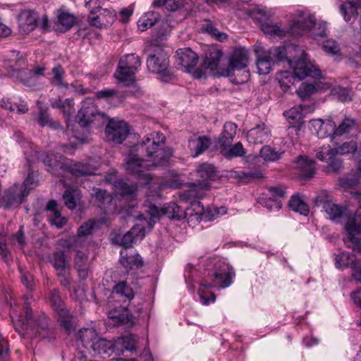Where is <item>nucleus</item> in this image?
Segmentation results:
<instances>
[{
	"instance_id": "f257e3e1",
	"label": "nucleus",
	"mask_w": 361,
	"mask_h": 361,
	"mask_svg": "<svg viewBox=\"0 0 361 361\" xmlns=\"http://www.w3.org/2000/svg\"><path fill=\"white\" fill-rule=\"evenodd\" d=\"M165 136L161 132L152 133L145 136L142 141L129 149L126 159L125 169L131 174L136 175L148 185L152 181L150 173L145 171L161 164L172 156V151L161 147Z\"/></svg>"
},
{
	"instance_id": "f03ea898",
	"label": "nucleus",
	"mask_w": 361,
	"mask_h": 361,
	"mask_svg": "<svg viewBox=\"0 0 361 361\" xmlns=\"http://www.w3.org/2000/svg\"><path fill=\"white\" fill-rule=\"evenodd\" d=\"M288 62L293 71H280L276 74V79L284 92H291V86L296 80H301L306 77L316 78L321 77V71L313 63L305 51L302 52L300 59L294 61L288 59Z\"/></svg>"
},
{
	"instance_id": "7ed1b4c3",
	"label": "nucleus",
	"mask_w": 361,
	"mask_h": 361,
	"mask_svg": "<svg viewBox=\"0 0 361 361\" xmlns=\"http://www.w3.org/2000/svg\"><path fill=\"white\" fill-rule=\"evenodd\" d=\"M206 271L207 273H205L201 286L204 288L219 286L224 288L231 284L232 277L234 275L233 269L220 259H209Z\"/></svg>"
},
{
	"instance_id": "20e7f679",
	"label": "nucleus",
	"mask_w": 361,
	"mask_h": 361,
	"mask_svg": "<svg viewBox=\"0 0 361 361\" xmlns=\"http://www.w3.org/2000/svg\"><path fill=\"white\" fill-rule=\"evenodd\" d=\"M311 30L314 37H324L326 32V23H317L314 16L307 11L297 10L292 13L290 25V32L292 36L298 37Z\"/></svg>"
},
{
	"instance_id": "39448f33",
	"label": "nucleus",
	"mask_w": 361,
	"mask_h": 361,
	"mask_svg": "<svg viewBox=\"0 0 361 361\" xmlns=\"http://www.w3.org/2000/svg\"><path fill=\"white\" fill-rule=\"evenodd\" d=\"M42 161L48 167L47 171L56 176L61 174L58 173V169L67 171L78 177L94 175L97 170L95 167L89 164L73 162L60 154L55 156V161L53 163L51 159L47 155L43 158Z\"/></svg>"
},
{
	"instance_id": "423d86ee",
	"label": "nucleus",
	"mask_w": 361,
	"mask_h": 361,
	"mask_svg": "<svg viewBox=\"0 0 361 361\" xmlns=\"http://www.w3.org/2000/svg\"><path fill=\"white\" fill-rule=\"evenodd\" d=\"M25 318L21 316L17 319H14L13 313L11 314L14 328L20 335L24 336L26 334L36 336L37 334L42 335V331H44L48 326L47 318L44 314L36 319L32 317V312L28 305H25Z\"/></svg>"
},
{
	"instance_id": "0eeeda50",
	"label": "nucleus",
	"mask_w": 361,
	"mask_h": 361,
	"mask_svg": "<svg viewBox=\"0 0 361 361\" xmlns=\"http://www.w3.org/2000/svg\"><path fill=\"white\" fill-rule=\"evenodd\" d=\"M165 215L169 219L180 220L185 217V209L176 202H170L167 205L161 208V210L157 207L149 206L147 210V216L143 214L140 215L138 219H142L146 221L148 228L150 230L153 228L154 224L157 221L161 215Z\"/></svg>"
},
{
	"instance_id": "6e6552de",
	"label": "nucleus",
	"mask_w": 361,
	"mask_h": 361,
	"mask_svg": "<svg viewBox=\"0 0 361 361\" xmlns=\"http://www.w3.org/2000/svg\"><path fill=\"white\" fill-rule=\"evenodd\" d=\"M76 118L78 124L81 127H87L91 124L99 126L104 121V114L97 110L93 100L87 99L82 102Z\"/></svg>"
},
{
	"instance_id": "1a4fd4ad",
	"label": "nucleus",
	"mask_w": 361,
	"mask_h": 361,
	"mask_svg": "<svg viewBox=\"0 0 361 361\" xmlns=\"http://www.w3.org/2000/svg\"><path fill=\"white\" fill-rule=\"evenodd\" d=\"M107 219L105 217H102L97 221L94 219H90L79 227L78 235L72 236L66 240H61L60 241V245L68 250H77L80 247L83 243L82 237L89 235L97 224H107Z\"/></svg>"
},
{
	"instance_id": "9d476101",
	"label": "nucleus",
	"mask_w": 361,
	"mask_h": 361,
	"mask_svg": "<svg viewBox=\"0 0 361 361\" xmlns=\"http://www.w3.org/2000/svg\"><path fill=\"white\" fill-rule=\"evenodd\" d=\"M49 302L54 311L58 316L60 325L66 331H71L74 329L73 317L68 311L65 308L63 301L59 295V290H54L49 295Z\"/></svg>"
},
{
	"instance_id": "9b49d317",
	"label": "nucleus",
	"mask_w": 361,
	"mask_h": 361,
	"mask_svg": "<svg viewBox=\"0 0 361 361\" xmlns=\"http://www.w3.org/2000/svg\"><path fill=\"white\" fill-rule=\"evenodd\" d=\"M130 132L128 124L123 120L111 119L106 128V139L116 144H121Z\"/></svg>"
},
{
	"instance_id": "f8f14e48",
	"label": "nucleus",
	"mask_w": 361,
	"mask_h": 361,
	"mask_svg": "<svg viewBox=\"0 0 361 361\" xmlns=\"http://www.w3.org/2000/svg\"><path fill=\"white\" fill-rule=\"evenodd\" d=\"M347 221L345 228L348 235L344 238V243L347 247L355 246V235L361 233V196L359 200V208L353 215H351L347 211Z\"/></svg>"
},
{
	"instance_id": "ddd939ff",
	"label": "nucleus",
	"mask_w": 361,
	"mask_h": 361,
	"mask_svg": "<svg viewBox=\"0 0 361 361\" xmlns=\"http://www.w3.org/2000/svg\"><path fill=\"white\" fill-rule=\"evenodd\" d=\"M148 69L154 73L159 74L163 81H168L171 75L169 70V59L162 51L157 55H150L147 60Z\"/></svg>"
},
{
	"instance_id": "4468645a",
	"label": "nucleus",
	"mask_w": 361,
	"mask_h": 361,
	"mask_svg": "<svg viewBox=\"0 0 361 361\" xmlns=\"http://www.w3.org/2000/svg\"><path fill=\"white\" fill-rule=\"evenodd\" d=\"M27 195V191L23 190L18 183H16L4 192L1 197V205L5 208L16 207Z\"/></svg>"
},
{
	"instance_id": "2eb2a0df",
	"label": "nucleus",
	"mask_w": 361,
	"mask_h": 361,
	"mask_svg": "<svg viewBox=\"0 0 361 361\" xmlns=\"http://www.w3.org/2000/svg\"><path fill=\"white\" fill-rule=\"evenodd\" d=\"M249 61V53L245 48L239 47L233 50L229 58V63L226 73V76H231L235 71L247 67Z\"/></svg>"
},
{
	"instance_id": "dca6fc26",
	"label": "nucleus",
	"mask_w": 361,
	"mask_h": 361,
	"mask_svg": "<svg viewBox=\"0 0 361 361\" xmlns=\"http://www.w3.org/2000/svg\"><path fill=\"white\" fill-rule=\"evenodd\" d=\"M197 61V55L191 49H179L176 51V64L178 69L189 72L190 68L196 66Z\"/></svg>"
},
{
	"instance_id": "f3484780",
	"label": "nucleus",
	"mask_w": 361,
	"mask_h": 361,
	"mask_svg": "<svg viewBox=\"0 0 361 361\" xmlns=\"http://www.w3.org/2000/svg\"><path fill=\"white\" fill-rule=\"evenodd\" d=\"M115 18L116 13L114 11L101 8L94 13H90L88 16V21L91 25L102 28L111 25Z\"/></svg>"
},
{
	"instance_id": "a211bd4d",
	"label": "nucleus",
	"mask_w": 361,
	"mask_h": 361,
	"mask_svg": "<svg viewBox=\"0 0 361 361\" xmlns=\"http://www.w3.org/2000/svg\"><path fill=\"white\" fill-rule=\"evenodd\" d=\"M317 202L323 204V209L326 212L328 218L331 221L340 222L341 219L345 215H347V207L339 206L338 204L334 203L332 201H324L321 197H318Z\"/></svg>"
},
{
	"instance_id": "6ab92c4d",
	"label": "nucleus",
	"mask_w": 361,
	"mask_h": 361,
	"mask_svg": "<svg viewBox=\"0 0 361 361\" xmlns=\"http://www.w3.org/2000/svg\"><path fill=\"white\" fill-rule=\"evenodd\" d=\"M315 162L307 157L299 156L293 162V167L298 170L302 179L312 178L315 173Z\"/></svg>"
},
{
	"instance_id": "aec40b11",
	"label": "nucleus",
	"mask_w": 361,
	"mask_h": 361,
	"mask_svg": "<svg viewBox=\"0 0 361 361\" xmlns=\"http://www.w3.org/2000/svg\"><path fill=\"white\" fill-rule=\"evenodd\" d=\"M310 124L314 128L317 136L320 138L330 136L331 140H333L336 137L335 135L336 123L332 120L323 121L322 119H314L310 121Z\"/></svg>"
},
{
	"instance_id": "412c9836",
	"label": "nucleus",
	"mask_w": 361,
	"mask_h": 361,
	"mask_svg": "<svg viewBox=\"0 0 361 361\" xmlns=\"http://www.w3.org/2000/svg\"><path fill=\"white\" fill-rule=\"evenodd\" d=\"M247 138L249 142L254 144L267 142L271 138V130L267 125L262 123L250 129Z\"/></svg>"
},
{
	"instance_id": "4be33fe9",
	"label": "nucleus",
	"mask_w": 361,
	"mask_h": 361,
	"mask_svg": "<svg viewBox=\"0 0 361 361\" xmlns=\"http://www.w3.org/2000/svg\"><path fill=\"white\" fill-rule=\"evenodd\" d=\"M211 144L210 137L206 135H193L188 140V147L193 157H197L204 152Z\"/></svg>"
},
{
	"instance_id": "5701e85b",
	"label": "nucleus",
	"mask_w": 361,
	"mask_h": 361,
	"mask_svg": "<svg viewBox=\"0 0 361 361\" xmlns=\"http://www.w3.org/2000/svg\"><path fill=\"white\" fill-rule=\"evenodd\" d=\"M37 20V15L34 11L24 10L18 15L19 27L25 33H28L35 28Z\"/></svg>"
},
{
	"instance_id": "b1692460",
	"label": "nucleus",
	"mask_w": 361,
	"mask_h": 361,
	"mask_svg": "<svg viewBox=\"0 0 361 361\" xmlns=\"http://www.w3.org/2000/svg\"><path fill=\"white\" fill-rule=\"evenodd\" d=\"M120 262L126 268L128 273L131 271L140 269L142 267L143 262L137 254H129L126 249H123L121 252Z\"/></svg>"
},
{
	"instance_id": "393cba45",
	"label": "nucleus",
	"mask_w": 361,
	"mask_h": 361,
	"mask_svg": "<svg viewBox=\"0 0 361 361\" xmlns=\"http://www.w3.org/2000/svg\"><path fill=\"white\" fill-rule=\"evenodd\" d=\"M77 345L79 348L82 345L87 350L91 348V344L95 342L99 338L94 328H84L78 332Z\"/></svg>"
},
{
	"instance_id": "a878e982",
	"label": "nucleus",
	"mask_w": 361,
	"mask_h": 361,
	"mask_svg": "<svg viewBox=\"0 0 361 361\" xmlns=\"http://www.w3.org/2000/svg\"><path fill=\"white\" fill-rule=\"evenodd\" d=\"M358 8H361V0H348L341 6V12L346 22L350 23L354 22L357 16Z\"/></svg>"
},
{
	"instance_id": "bb28decb",
	"label": "nucleus",
	"mask_w": 361,
	"mask_h": 361,
	"mask_svg": "<svg viewBox=\"0 0 361 361\" xmlns=\"http://www.w3.org/2000/svg\"><path fill=\"white\" fill-rule=\"evenodd\" d=\"M95 198L100 202L106 213H114L117 211L116 200L106 190L97 189L94 193Z\"/></svg>"
},
{
	"instance_id": "cd10ccee",
	"label": "nucleus",
	"mask_w": 361,
	"mask_h": 361,
	"mask_svg": "<svg viewBox=\"0 0 361 361\" xmlns=\"http://www.w3.org/2000/svg\"><path fill=\"white\" fill-rule=\"evenodd\" d=\"M141 221H144L143 224L146 223L143 219ZM145 229L146 228L144 224H142L141 226L136 225L133 227L129 231L123 235L121 240V245L127 250L128 247L131 246L135 237L143 238L145 235Z\"/></svg>"
},
{
	"instance_id": "c85d7f7f",
	"label": "nucleus",
	"mask_w": 361,
	"mask_h": 361,
	"mask_svg": "<svg viewBox=\"0 0 361 361\" xmlns=\"http://www.w3.org/2000/svg\"><path fill=\"white\" fill-rule=\"evenodd\" d=\"M237 126L234 123L227 122L224 126L222 133L219 137L218 145L219 149L221 147L230 146L236 134Z\"/></svg>"
},
{
	"instance_id": "c756f323",
	"label": "nucleus",
	"mask_w": 361,
	"mask_h": 361,
	"mask_svg": "<svg viewBox=\"0 0 361 361\" xmlns=\"http://www.w3.org/2000/svg\"><path fill=\"white\" fill-rule=\"evenodd\" d=\"M159 15L154 11H149L142 15L137 21V27L140 31L144 32L148 28L157 25L162 24Z\"/></svg>"
},
{
	"instance_id": "7c9ffc66",
	"label": "nucleus",
	"mask_w": 361,
	"mask_h": 361,
	"mask_svg": "<svg viewBox=\"0 0 361 361\" xmlns=\"http://www.w3.org/2000/svg\"><path fill=\"white\" fill-rule=\"evenodd\" d=\"M257 53V67L258 73L260 75H267L269 73L271 70V66L274 65V58L269 55L267 51L260 53L259 50H256Z\"/></svg>"
},
{
	"instance_id": "2f4dec72",
	"label": "nucleus",
	"mask_w": 361,
	"mask_h": 361,
	"mask_svg": "<svg viewBox=\"0 0 361 361\" xmlns=\"http://www.w3.org/2000/svg\"><path fill=\"white\" fill-rule=\"evenodd\" d=\"M91 349L94 354L106 355L108 356L116 351L114 343L100 338L91 344Z\"/></svg>"
},
{
	"instance_id": "473e14b6",
	"label": "nucleus",
	"mask_w": 361,
	"mask_h": 361,
	"mask_svg": "<svg viewBox=\"0 0 361 361\" xmlns=\"http://www.w3.org/2000/svg\"><path fill=\"white\" fill-rule=\"evenodd\" d=\"M5 61L7 62V67L11 71H20L25 65V59L19 51H10Z\"/></svg>"
},
{
	"instance_id": "72a5a7b5",
	"label": "nucleus",
	"mask_w": 361,
	"mask_h": 361,
	"mask_svg": "<svg viewBox=\"0 0 361 361\" xmlns=\"http://www.w3.org/2000/svg\"><path fill=\"white\" fill-rule=\"evenodd\" d=\"M135 73L133 71L123 68L121 66L118 65L114 76L120 83L125 86H129L135 82Z\"/></svg>"
},
{
	"instance_id": "f704fd0d",
	"label": "nucleus",
	"mask_w": 361,
	"mask_h": 361,
	"mask_svg": "<svg viewBox=\"0 0 361 361\" xmlns=\"http://www.w3.org/2000/svg\"><path fill=\"white\" fill-rule=\"evenodd\" d=\"M288 206L290 209L302 215L307 216L309 214V206L299 194L292 195Z\"/></svg>"
},
{
	"instance_id": "c9c22d12",
	"label": "nucleus",
	"mask_w": 361,
	"mask_h": 361,
	"mask_svg": "<svg viewBox=\"0 0 361 361\" xmlns=\"http://www.w3.org/2000/svg\"><path fill=\"white\" fill-rule=\"evenodd\" d=\"M136 338L134 335H129L118 338L115 342V349L117 352L124 350L133 351L135 350Z\"/></svg>"
},
{
	"instance_id": "e433bc0d",
	"label": "nucleus",
	"mask_w": 361,
	"mask_h": 361,
	"mask_svg": "<svg viewBox=\"0 0 361 361\" xmlns=\"http://www.w3.org/2000/svg\"><path fill=\"white\" fill-rule=\"evenodd\" d=\"M220 153L226 159H231L234 157H243L246 152L241 142H238L233 146H224L220 148Z\"/></svg>"
},
{
	"instance_id": "4c0bfd02",
	"label": "nucleus",
	"mask_w": 361,
	"mask_h": 361,
	"mask_svg": "<svg viewBox=\"0 0 361 361\" xmlns=\"http://www.w3.org/2000/svg\"><path fill=\"white\" fill-rule=\"evenodd\" d=\"M118 65L123 68H127L136 73L141 66V61L138 56L131 54L121 58Z\"/></svg>"
},
{
	"instance_id": "58836bf2",
	"label": "nucleus",
	"mask_w": 361,
	"mask_h": 361,
	"mask_svg": "<svg viewBox=\"0 0 361 361\" xmlns=\"http://www.w3.org/2000/svg\"><path fill=\"white\" fill-rule=\"evenodd\" d=\"M51 73L53 78L51 80V83L59 88L69 89V84L64 82L65 71L60 65L54 66Z\"/></svg>"
},
{
	"instance_id": "ea45409f",
	"label": "nucleus",
	"mask_w": 361,
	"mask_h": 361,
	"mask_svg": "<svg viewBox=\"0 0 361 361\" xmlns=\"http://www.w3.org/2000/svg\"><path fill=\"white\" fill-rule=\"evenodd\" d=\"M262 30L265 35H269L271 37L279 36L282 37L286 35H290L292 36L290 32V27L288 30H283L276 24L264 23L262 25Z\"/></svg>"
},
{
	"instance_id": "a19ab883",
	"label": "nucleus",
	"mask_w": 361,
	"mask_h": 361,
	"mask_svg": "<svg viewBox=\"0 0 361 361\" xmlns=\"http://www.w3.org/2000/svg\"><path fill=\"white\" fill-rule=\"evenodd\" d=\"M223 53L218 49H212L206 57L205 65L207 68L212 71L216 70Z\"/></svg>"
},
{
	"instance_id": "79ce46f5",
	"label": "nucleus",
	"mask_w": 361,
	"mask_h": 361,
	"mask_svg": "<svg viewBox=\"0 0 361 361\" xmlns=\"http://www.w3.org/2000/svg\"><path fill=\"white\" fill-rule=\"evenodd\" d=\"M113 294L121 298H125V300H130L133 298V289L127 285L126 282H121L116 284L113 290Z\"/></svg>"
},
{
	"instance_id": "37998d69",
	"label": "nucleus",
	"mask_w": 361,
	"mask_h": 361,
	"mask_svg": "<svg viewBox=\"0 0 361 361\" xmlns=\"http://www.w3.org/2000/svg\"><path fill=\"white\" fill-rule=\"evenodd\" d=\"M58 22L62 26V31L66 32L71 28L75 23V18L73 15L65 11H59Z\"/></svg>"
},
{
	"instance_id": "c03bdc74",
	"label": "nucleus",
	"mask_w": 361,
	"mask_h": 361,
	"mask_svg": "<svg viewBox=\"0 0 361 361\" xmlns=\"http://www.w3.org/2000/svg\"><path fill=\"white\" fill-rule=\"evenodd\" d=\"M355 126V121L350 117H345L338 125L335 127V135L341 136L350 133Z\"/></svg>"
},
{
	"instance_id": "a18cd8bd",
	"label": "nucleus",
	"mask_w": 361,
	"mask_h": 361,
	"mask_svg": "<svg viewBox=\"0 0 361 361\" xmlns=\"http://www.w3.org/2000/svg\"><path fill=\"white\" fill-rule=\"evenodd\" d=\"M204 195L203 188L202 185H195L192 183L190 186V188L184 191L182 195H180V199L191 201L193 199L196 198H202Z\"/></svg>"
},
{
	"instance_id": "49530a36",
	"label": "nucleus",
	"mask_w": 361,
	"mask_h": 361,
	"mask_svg": "<svg viewBox=\"0 0 361 361\" xmlns=\"http://www.w3.org/2000/svg\"><path fill=\"white\" fill-rule=\"evenodd\" d=\"M181 185H182V183L178 178H175L171 180H167L163 181L161 183H159L157 185L153 183L152 186L154 188L158 189V190H157L155 192L154 195H152V196L155 197H159L161 190L164 189V188L176 189V188H180L181 186Z\"/></svg>"
},
{
	"instance_id": "de8ad7c7",
	"label": "nucleus",
	"mask_w": 361,
	"mask_h": 361,
	"mask_svg": "<svg viewBox=\"0 0 361 361\" xmlns=\"http://www.w3.org/2000/svg\"><path fill=\"white\" fill-rule=\"evenodd\" d=\"M116 194L122 196L133 195L137 191L135 185H128L123 180H118L114 185Z\"/></svg>"
},
{
	"instance_id": "09e8293b",
	"label": "nucleus",
	"mask_w": 361,
	"mask_h": 361,
	"mask_svg": "<svg viewBox=\"0 0 361 361\" xmlns=\"http://www.w3.org/2000/svg\"><path fill=\"white\" fill-rule=\"evenodd\" d=\"M357 260L354 256L346 252H342L337 255L335 257L336 267L338 269H345L348 267H350L351 262Z\"/></svg>"
},
{
	"instance_id": "8fccbe9b",
	"label": "nucleus",
	"mask_w": 361,
	"mask_h": 361,
	"mask_svg": "<svg viewBox=\"0 0 361 361\" xmlns=\"http://www.w3.org/2000/svg\"><path fill=\"white\" fill-rule=\"evenodd\" d=\"M283 153V152L276 151L270 146L265 145L261 148L259 154L267 161H275L281 158Z\"/></svg>"
},
{
	"instance_id": "3c124183",
	"label": "nucleus",
	"mask_w": 361,
	"mask_h": 361,
	"mask_svg": "<svg viewBox=\"0 0 361 361\" xmlns=\"http://www.w3.org/2000/svg\"><path fill=\"white\" fill-rule=\"evenodd\" d=\"M307 114V110L302 105H298L293 106L290 109L284 112V116L288 120L292 121H300Z\"/></svg>"
},
{
	"instance_id": "603ef678",
	"label": "nucleus",
	"mask_w": 361,
	"mask_h": 361,
	"mask_svg": "<svg viewBox=\"0 0 361 361\" xmlns=\"http://www.w3.org/2000/svg\"><path fill=\"white\" fill-rule=\"evenodd\" d=\"M39 124L44 127L48 126L52 128H57L60 127V124L57 122H53L50 118L49 114L47 112V109L39 107V113L37 118Z\"/></svg>"
},
{
	"instance_id": "864d4df0",
	"label": "nucleus",
	"mask_w": 361,
	"mask_h": 361,
	"mask_svg": "<svg viewBox=\"0 0 361 361\" xmlns=\"http://www.w3.org/2000/svg\"><path fill=\"white\" fill-rule=\"evenodd\" d=\"M0 105L1 107L4 108L6 109H8L11 111H13L16 109H17V111L19 113H23V114L27 112L28 110L27 105L26 102L24 101H20L18 104H13L10 101V99H6V100L4 99H3Z\"/></svg>"
},
{
	"instance_id": "5fc2aeb1",
	"label": "nucleus",
	"mask_w": 361,
	"mask_h": 361,
	"mask_svg": "<svg viewBox=\"0 0 361 361\" xmlns=\"http://www.w3.org/2000/svg\"><path fill=\"white\" fill-rule=\"evenodd\" d=\"M51 263L57 270L59 274L63 275L66 267L65 254L61 251L54 252L51 259Z\"/></svg>"
},
{
	"instance_id": "6e6d98bb",
	"label": "nucleus",
	"mask_w": 361,
	"mask_h": 361,
	"mask_svg": "<svg viewBox=\"0 0 361 361\" xmlns=\"http://www.w3.org/2000/svg\"><path fill=\"white\" fill-rule=\"evenodd\" d=\"M286 197V191L281 186L270 187L267 193L263 194V197L274 200V199L283 200Z\"/></svg>"
},
{
	"instance_id": "4d7b16f0",
	"label": "nucleus",
	"mask_w": 361,
	"mask_h": 361,
	"mask_svg": "<svg viewBox=\"0 0 361 361\" xmlns=\"http://www.w3.org/2000/svg\"><path fill=\"white\" fill-rule=\"evenodd\" d=\"M78 195V190L68 188L64 192L63 199L65 205L70 209H73L76 206L75 195Z\"/></svg>"
},
{
	"instance_id": "13d9d810",
	"label": "nucleus",
	"mask_w": 361,
	"mask_h": 361,
	"mask_svg": "<svg viewBox=\"0 0 361 361\" xmlns=\"http://www.w3.org/2000/svg\"><path fill=\"white\" fill-rule=\"evenodd\" d=\"M183 2V0H155L153 4L157 6H165L166 9L174 11L180 8Z\"/></svg>"
},
{
	"instance_id": "bf43d9fd",
	"label": "nucleus",
	"mask_w": 361,
	"mask_h": 361,
	"mask_svg": "<svg viewBox=\"0 0 361 361\" xmlns=\"http://www.w3.org/2000/svg\"><path fill=\"white\" fill-rule=\"evenodd\" d=\"M267 52L274 58V63L288 59L287 51L284 47L271 48Z\"/></svg>"
},
{
	"instance_id": "052dcab7",
	"label": "nucleus",
	"mask_w": 361,
	"mask_h": 361,
	"mask_svg": "<svg viewBox=\"0 0 361 361\" xmlns=\"http://www.w3.org/2000/svg\"><path fill=\"white\" fill-rule=\"evenodd\" d=\"M298 96L302 99H307L316 92V87L312 84L302 83L298 89H295Z\"/></svg>"
},
{
	"instance_id": "680f3d73",
	"label": "nucleus",
	"mask_w": 361,
	"mask_h": 361,
	"mask_svg": "<svg viewBox=\"0 0 361 361\" xmlns=\"http://www.w3.org/2000/svg\"><path fill=\"white\" fill-rule=\"evenodd\" d=\"M202 30L212 37H214L220 42L224 41L227 38L226 34L219 32L213 25L206 23L202 25Z\"/></svg>"
},
{
	"instance_id": "e2e57ef3",
	"label": "nucleus",
	"mask_w": 361,
	"mask_h": 361,
	"mask_svg": "<svg viewBox=\"0 0 361 361\" xmlns=\"http://www.w3.org/2000/svg\"><path fill=\"white\" fill-rule=\"evenodd\" d=\"M336 152L335 151V149L331 148L329 145L323 146L317 153V159L326 162L336 157Z\"/></svg>"
},
{
	"instance_id": "0e129e2a",
	"label": "nucleus",
	"mask_w": 361,
	"mask_h": 361,
	"mask_svg": "<svg viewBox=\"0 0 361 361\" xmlns=\"http://www.w3.org/2000/svg\"><path fill=\"white\" fill-rule=\"evenodd\" d=\"M357 150V143L351 140L350 142H344L343 145L337 148H335L336 154L345 155L354 153Z\"/></svg>"
},
{
	"instance_id": "69168bd1",
	"label": "nucleus",
	"mask_w": 361,
	"mask_h": 361,
	"mask_svg": "<svg viewBox=\"0 0 361 361\" xmlns=\"http://www.w3.org/2000/svg\"><path fill=\"white\" fill-rule=\"evenodd\" d=\"M281 201L282 200L279 199H274V200H271L262 197L259 198V202L270 211H278L281 208Z\"/></svg>"
},
{
	"instance_id": "338daca9",
	"label": "nucleus",
	"mask_w": 361,
	"mask_h": 361,
	"mask_svg": "<svg viewBox=\"0 0 361 361\" xmlns=\"http://www.w3.org/2000/svg\"><path fill=\"white\" fill-rule=\"evenodd\" d=\"M49 222L57 228H62L67 222V219L61 216L59 211H54L49 216Z\"/></svg>"
},
{
	"instance_id": "774afa93",
	"label": "nucleus",
	"mask_w": 361,
	"mask_h": 361,
	"mask_svg": "<svg viewBox=\"0 0 361 361\" xmlns=\"http://www.w3.org/2000/svg\"><path fill=\"white\" fill-rule=\"evenodd\" d=\"M37 178V175L35 172L29 173L24 183L23 184H19L20 187L22 188L23 190L29 192L30 190L36 187Z\"/></svg>"
}]
</instances>
